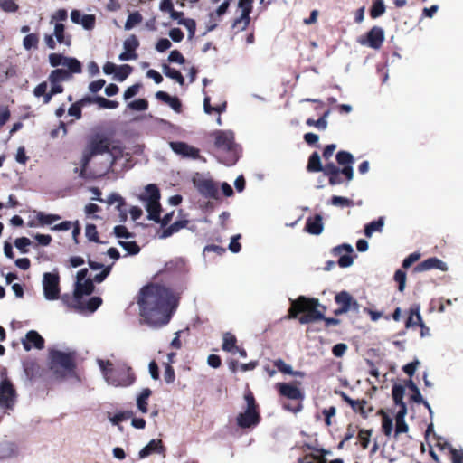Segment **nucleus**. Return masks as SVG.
I'll return each instance as SVG.
<instances>
[{"mask_svg": "<svg viewBox=\"0 0 463 463\" xmlns=\"http://www.w3.org/2000/svg\"><path fill=\"white\" fill-rule=\"evenodd\" d=\"M70 18L73 24H80L88 31L92 30L96 23V16L94 14H82L78 9L71 10Z\"/></svg>", "mask_w": 463, "mask_h": 463, "instance_id": "nucleus-17", "label": "nucleus"}, {"mask_svg": "<svg viewBox=\"0 0 463 463\" xmlns=\"http://www.w3.org/2000/svg\"><path fill=\"white\" fill-rule=\"evenodd\" d=\"M432 269H434V257L428 258L415 267V270L418 272H422Z\"/></svg>", "mask_w": 463, "mask_h": 463, "instance_id": "nucleus-62", "label": "nucleus"}, {"mask_svg": "<svg viewBox=\"0 0 463 463\" xmlns=\"http://www.w3.org/2000/svg\"><path fill=\"white\" fill-rule=\"evenodd\" d=\"M140 200L145 203L160 201V191L156 184H149L145 187V194L140 195Z\"/></svg>", "mask_w": 463, "mask_h": 463, "instance_id": "nucleus-26", "label": "nucleus"}, {"mask_svg": "<svg viewBox=\"0 0 463 463\" xmlns=\"http://www.w3.org/2000/svg\"><path fill=\"white\" fill-rule=\"evenodd\" d=\"M142 20H143V17L138 11L130 13L128 15L127 21L124 25L125 30H127V31L131 30L136 25L139 24L142 22Z\"/></svg>", "mask_w": 463, "mask_h": 463, "instance_id": "nucleus-42", "label": "nucleus"}, {"mask_svg": "<svg viewBox=\"0 0 463 463\" xmlns=\"http://www.w3.org/2000/svg\"><path fill=\"white\" fill-rule=\"evenodd\" d=\"M156 98L167 104L175 112H181L182 102L178 97L171 96L165 91L159 90L156 93Z\"/></svg>", "mask_w": 463, "mask_h": 463, "instance_id": "nucleus-25", "label": "nucleus"}, {"mask_svg": "<svg viewBox=\"0 0 463 463\" xmlns=\"http://www.w3.org/2000/svg\"><path fill=\"white\" fill-rule=\"evenodd\" d=\"M32 244V241L27 237H19L14 240V245L22 254L28 253V247Z\"/></svg>", "mask_w": 463, "mask_h": 463, "instance_id": "nucleus-51", "label": "nucleus"}, {"mask_svg": "<svg viewBox=\"0 0 463 463\" xmlns=\"http://www.w3.org/2000/svg\"><path fill=\"white\" fill-rule=\"evenodd\" d=\"M318 306L314 304H308V308L306 310V314L298 317V321L302 325L314 323L325 318L324 313L317 309Z\"/></svg>", "mask_w": 463, "mask_h": 463, "instance_id": "nucleus-22", "label": "nucleus"}, {"mask_svg": "<svg viewBox=\"0 0 463 463\" xmlns=\"http://www.w3.org/2000/svg\"><path fill=\"white\" fill-rule=\"evenodd\" d=\"M214 144L217 148L232 153L229 160L224 161L223 164L226 165H233L238 160V156L234 152L235 143L233 133L229 130H217L214 132Z\"/></svg>", "mask_w": 463, "mask_h": 463, "instance_id": "nucleus-4", "label": "nucleus"}, {"mask_svg": "<svg viewBox=\"0 0 463 463\" xmlns=\"http://www.w3.org/2000/svg\"><path fill=\"white\" fill-rule=\"evenodd\" d=\"M118 244L124 250H126L128 255L134 256L140 252V247L135 241H118Z\"/></svg>", "mask_w": 463, "mask_h": 463, "instance_id": "nucleus-44", "label": "nucleus"}, {"mask_svg": "<svg viewBox=\"0 0 463 463\" xmlns=\"http://www.w3.org/2000/svg\"><path fill=\"white\" fill-rule=\"evenodd\" d=\"M236 343L237 339L234 335L230 332L223 334L222 345L223 351L235 354V349H237Z\"/></svg>", "mask_w": 463, "mask_h": 463, "instance_id": "nucleus-37", "label": "nucleus"}, {"mask_svg": "<svg viewBox=\"0 0 463 463\" xmlns=\"http://www.w3.org/2000/svg\"><path fill=\"white\" fill-rule=\"evenodd\" d=\"M330 203L334 206L339 207H353L354 202L347 197L333 195L330 199Z\"/></svg>", "mask_w": 463, "mask_h": 463, "instance_id": "nucleus-49", "label": "nucleus"}, {"mask_svg": "<svg viewBox=\"0 0 463 463\" xmlns=\"http://www.w3.org/2000/svg\"><path fill=\"white\" fill-rule=\"evenodd\" d=\"M384 226V217L381 216L364 225V235L371 238L374 232H382Z\"/></svg>", "mask_w": 463, "mask_h": 463, "instance_id": "nucleus-27", "label": "nucleus"}, {"mask_svg": "<svg viewBox=\"0 0 463 463\" xmlns=\"http://www.w3.org/2000/svg\"><path fill=\"white\" fill-rule=\"evenodd\" d=\"M405 394V387L400 383H394L392 390V395L395 405L399 406V409H407L406 403L403 402V396Z\"/></svg>", "mask_w": 463, "mask_h": 463, "instance_id": "nucleus-29", "label": "nucleus"}, {"mask_svg": "<svg viewBox=\"0 0 463 463\" xmlns=\"http://www.w3.org/2000/svg\"><path fill=\"white\" fill-rule=\"evenodd\" d=\"M168 61L172 63L184 64L185 62V59L178 50H174L171 51L168 55Z\"/></svg>", "mask_w": 463, "mask_h": 463, "instance_id": "nucleus-64", "label": "nucleus"}, {"mask_svg": "<svg viewBox=\"0 0 463 463\" xmlns=\"http://www.w3.org/2000/svg\"><path fill=\"white\" fill-rule=\"evenodd\" d=\"M145 207L148 213L147 219L150 221H154L155 222H159L161 213L160 201H157L156 203H147L145 204Z\"/></svg>", "mask_w": 463, "mask_h": 463, "instance_id": "nucleus-34", "label": "nucleus"}, {"mask_svg": "<svg viewBox=\"0 0 463 463\" xmlns=\"http://www.w3.org/2000/svg\"><path fill=\"white\" fill-rule=\"evenodd\" d=\"M169 146L173 152L184 158L197 159L200 156L198 148L194 147L185 142L172 141L169 143Z\"/></svg>", "mask_w": 463, "mask_h": 463, "instance_id": "nucleus-12", "label": "nucleus"}, {"mask_svg": "<svg viewBox=\"0 0 463 463\" xmlns=\"http://www.w3.org/2000/svg\"><path fill=\"white\" fill-rule=\"evenodd\" d=\"M102 304V299L100 297L94 296L88 299V301L83 304L80 300V305L79 306L77 303L74 304V307L79 310H88L90 313L95 312Z\"/></svg>", "mask_w": 463, "mask_h": 463, "instance_id": "nucleus-30", "label": "nucleus"}, {"mask_svg": "<svg viewBox=\"0 0 463 463\" xmlns=\"http://www.w3.org/2000/svg\"><path fill=\"white\" fill-rule=\"evenodd\" d=\"M407 414V409H399L396 413V427H395V436H398L402 433H406L409 430L408 424L405 421V416Z\"/></svg>", "mask_w": 463, "mask_h": 463, "instance_id": "nucleus-31", "label": "nucleus"}, {"mask_svg": "<svg viewBox=\"0 0 463 463\" xmlns=\"http://www.w3.org/2000/svg\"><path fill=\"white\" fill-rule=\"evenodd\" d=\"M0 8L5 13H15L19 5L15 0H0Z\"/></svg>", "mask_w": 463, "mask_h": 463, "instance_id": "nucleus-58", "label": "nucleus"}, {"mask_svg": "<svg viewBox=\"0 0 463 463\" xmlns=\"http://www.w3.org/2000/svg\"><path fill=\"white\" fill-rule=\"evenodd\" d=\"M43 337L35 330H30L26 333L25 338L23 339V347L26 351H30L32 348L42 350L44 348Z\"/></svg>", "mask_w": 463, "mask_h": 463, "instance_id": "nucleus-18", "label": "nucleus"}, {"mask_svg": "<svg viewBox=\"0 0 463 463\" xmlns=\"http://www.w3.org/2000/svg\"><path fill=\"white\" fill-rule=\"evenodd\" d=\"M335 158L337 163L343 165L341 174L347 181H351L354 178V168L352 165L354 162V156L348 151L340 150L336 153Z\"/></svg>", "mask_w": 463, "mask_h": 463, "instance_id": "nucleus-9", "label": "nucleus"}, {"mask_svg": "<svg viewBox=\"0 0 463 463\" xmlns=\"http://www.w3.org/2000/svg\"><path fill=\"white\" fill-rule=\"evenodd\" d=\"M49 63L53 68H58L59 66H62L64 68L71 69L76 71V65L78 62H80L78 59L74 57H68L61 53L52 52L48 56Z\"/></svg>", "mask_w": 463, "mask_h": 463, "instance_id": "nucleus-14", "label": "nucleus"}, {"mask_svg": "<svg viewBox=\"0 0 463 463\" xmlns=\"http://www.w3.org/2000/svg\"><path fill=\"white\" fill-rule=\"evenodd\" d=\"M152 391L149 388H144L139 395L137 397V409L142 413L147 412V400L150 397Z\"/></svg>", "mask_w": 463, "mask_h": 463, "instance_id": "nucleus-39", "label": "nucleus"}, {"mask_svg": "<svg viewBox=\"0 0 463 463\" xmlns=\"http://www.w3.org/2000/svg\"><path fill=\"white\" fill-rule=\"evenodd\" d=\"M51 363L55 365H60L67 371L74 368L73 355L70 353H65L59 350H52L50 352Z\"/></svg>", "mask_w": 463, "mask_h": 463, "instance_id": "nucleus-13", "label": "nucleus"}, {"mask_svg": "<svg viewBox=\"0 0 463 463\" xmlns=\"http://www.w3.org/2000/svg\"><path fill=\"white\" fill-rule=\"evenodd\" d=\"M56 41L61 44H65L66 46H71V38L70 35H65V26L61 23H56L54 24V30L52 34Z\"/></svg>", "mask_w": 463, "mask_h": 463, "instance_id": "nucleus-28", "label": "nucleus"}, {"mask_svg": "<svg viewBox=\"0 0 463 463\" xmlns=\"http://www.w3.org/2000/svg\"><path fill=\"white\" fill-rule=\"evenodd\" d=\"M291 307L288 309V317L289 319L298 318L300 313L305 312L308 308V304L319 305V300L315 298H308L306 296H299L297 299H289Z\"/></svg>", "mask_w": 463, "mask_h": 463, "instance_id": "nucleus-7", "label": "nucleus"}, {"mask_svg": "<svg viewBox=\"0 0 463 463\" xmlns=\"http://www.w3.org/2000/svg\"><path fill=\"white\" fill-rule=\"evenodd\" d=\"M178 24L184 25L188 31V39H192L194 36L196 30V23L194 19L186 18L179 20Z\"/></svg>", "mask_w": 463, "mask_h": 463, "instance_id": "nucleus-55", "label": "nucleus"}, {"mask_svg": "<svg viewBox=\"0 0 463 463\" xmlns=\"http://www.w3.org/2000/svg\"><path fill=\"white\" fill-rule=\"evenodd\" d=\"M96 99L99 100V102H98L99 107L102 108V109H114L118 107V101L108 99L102 96L97 95Z\"/></svg>", "mask_w": 463, "mask_h": 463, "instance_id": "nucleus-59", "label": "nucleus"}, {"mask_svg": "<svg viewBox=\"0 0 463 463\" xmlns=\"http://www.w3.org/2000/svg\"><path fill=\"white\" fill-rule=\"evenodd\" d=\"M39 38L35 33H28L23 39V46L26 51H30L33 48H37Z\"/></svg>", "mask_w": 463, "mask_h": 463, "instance_id": "nucleus-52", "label": "nucleus"}, {"mask_svg": "<svg viewBox=\"0 0 463 463\" xmlns=\"http://www.w3.org/2000/svg\"><path fill=\"white\" fill-rule=\"evenodd\" d=\"M163 73L169 79L175 80L179 85L184 84V78L182 73L175 68H172L166 63L162 64Z\"/></svg>", "mask_w": 463, "mask_h": 463, "instance_id": "nucleus-35", "label": "nucleus"}, {"mask_svg": "<svg viewBox=\"0 0 463 463\" xmlns=\"http://www.w3.org/2000/svg\"><path fill=\"white\" fill-rule=\"evenodd\" d=\"M133 415L132 411H122L115 413L113 416H109V420L113 425H118L120 422L132 418Z\"/></svg>", "mask_w": 463, "mask_h": 463, "instance_id": "nucleus-47", "label": "nucleus"}, {"mask_svg": "<svg viewBox=\"0 0 463 463\" xmlns=\"http://www.w3.org/2000/svg\"><path fill=\"white\" fill-rule=\"evenodd\" d=\"M352 298L353 297L349 292L343 290L335 295V301L336 304L342 307L345 312H349Z\"/></svg>", "mask_w": 463, "mask_h": 463, "instance_id": "nucleus-38", "label": "nucleus"}, {"mask_svg": "<svg viewBox=\"0 0 463 463\" xmlns=\"http://www.w3.org/2000/svg\"><path fill=\"white\" fill-rule=\"evenodd\" d=\"M165 448L161 439H151L143 449H140L138 456L140 458H145L152 453L164 454Z\"/></svg>", "mask_w": 463, "mask_h": 463, "instance_id": "nucleus-23", "label": "nucleus"}, {"mask_svg": "<svg viewBox=\"0 0 463 463\" xmlns=\"http://www.w3.org/2000/svg\"><path fill=\"white\" fill-rule=\"evenodd\" d=\"M77 70L73 71L68 68H57L51 71L48 80H52L53 82H64L71 80L73 74H78L82 71V65L78 62L76 65Z\"/></svg>", "mask_w": 463, "mask_h": 463, "instance_id": "nucleus-15", "label": "nucleus"}, {"mask_svg": "<svg viewBox=\"0 0 463 463\" xmlns=\"http://www.w3.org/2000/svg\"><path fill=\"white\" fill-rule=\"evenodd\" d=\"M16 401V391L8 378L0 382V408L10 410Z\"/></svg>", "mask_w": 463, "mask_h": 463, "instance_id": "nucleus-6", "label": "nucleus"}, {"mask_svg": "<svg viewBox=\"0 0 463 463\" xmlns=\"http://www.w3.org/2000/svg\"><path fill=\"white\" fill-rule=\"evenodd\" d=\"M385 12V5L383 0H374L372 7L370 8V15L372 18H377L383 15Z\"/></svg>", "mask_w": 463, "mask_h": 463, "instance_id": "nucleus-48", "label": "nucleus"}, {"mask_svg": "<svg viewBox=\"0 0 463 463\" xmlns=\"http://www.w3.org/2000/svg\"><path fill=\"white\" fill-rule=\"evenodd\" d=\"M193 184L203 197L217 199L218 188L212 179L194 178Z\"/></svg>", "mask_w": 463, "mask_h": 463, "instance_id": "nucleus-8", "label": "nucleus"}, {"mask_svg": "<svg viewBox=\"0 0 463 463\" xmlns=\"http://www.w3.org/2000/svg\"><path fill=\"white\" fill-rule=\"evenodd\" d=\"M406 386L413 392L412 395L411 396V401H413L416 403H420L421 402H423V398L419 387L411 379H409L406 382Z\"/></svg>", "mask_w": 463, "mask_h": 463, "instance_id": "nucleus-50", "label": "nucleus"}, {"mask_svg": "<svg viewBox=\"0 0 463 463\" xmlns=\"http://www.w3.org/2000/svg\"><path fill=\"white\" fill-rule=\"evenodd\" d=\"M85 236L90 241L96 243L105 244V241H101L97 232V227L93 223H88L85 228Z\"/></svg>", "mask_w": 463, "mask_h": 463, "instance_id": "nucleus-45", "label": "nucleus"}, {"mask_svg": "<svg viewBox=\"0 0 463 463\" xmlns=\"http://www.w3.org/2000/svg\"><path fill=\"white\" fill-rule=\"evenodd\" d=\"M93 157L90 156V154H88L85 150L82 152V156L80 159V178L85 179L86 178V170Z\"/></svg>", "mask_w": 463, "mask_h": 463, "instance_id": "nucleus-56", "label": "nucleus"}, {"mask_svg": "<svg viewBox=\"0 0 463 463\" xmlns=\"http://www.w3.org/2000/svg\"><path fill=\"white\" fill-rule=\"evenodd\" d=\"M140 316L151 327L167 325L174 315L178 301L172 290L161 285H146L139 293Z\"/></svg>", "mask_w": 463, "mask_h": 463, "instance_id": "nucleus-1", "label": "nucleus"}, {"mask_svg": "<svg viewBox=\"0 0 463 463\" xmlns=\"http://www.w3.org/2000/svg\"><path fill=\"white\" fill-rule=\"evenodd\" d=\"M97 364L105 382L114 387H128L136 381V375L126 363H119L116 367L109 360L98 359Z\"/></svg>", "mask_w": 463, "mask_h": 463, "instance_id": "nucleus-2", "label": "nucleus"}, {"mask_svg": "<svg viewBox=\"0 0 463 463\" xmlns=\"http://www.w3.org/2000/svg\"><path fill=\"white\" fill-rule=\"evenodd\" d=\"M139 46L138 39L136 35H130L124 41L123 47L124 52H122L118 59L122 61L136 60L137 55L136 53V49Z\"/></svg>", "mask_w": 463, "mask_h": 463, "instance_id": "nucleus-16", "label": "nucleus"}, {"mask_svg": "<svg viewBox=\"0 0 463 463\" xmlns=\"http://www.w3.org/2000/svg\"><path fill=\"white\" fill-rule=\"evenodd\" d=\"M321 172L329 178L332 175H335V174H341V168L337 167L333 162H329L323 166Z\"/></svg>", "mask_w": 463, "mask_h": 463, "instance_id": "nucleus-61", "label": "nucleus"}, {"mask_svg": "<svg viewBox=\"0 0 463 463\" xmlns=\"http://www.w3.org/2000/svg\"><path fill=\"white\" fill-rule=\"evenodd\" d=\"M330 111L326 110L318 119L315 120L313 118H307L306 124L310 127H316L320 130H325L327 128V117L329 116Z\"/></svg>", "mask_w": 463, "mask_h": 463, "instance_id": "nucleus-40", "label": "nucleus"}, {"mask_svg": "<svg viewBox=\"0 0 463 463\" xmlns=\"http://www.w3.org/2000/svg\"><path fill=\"white\" fill-rule=\"evenodd\" d=\"M260 421L259 411L247 410L236 417V423L241 429H249L257 426Z\"/></svg>", "mask_w": 463, "mask_h": 463, "instance_id": "nucleus-11", "label": "nucleus"}, {"mask_svg": "<svg viewBox=\"0 0 463 463\" xmlns=\"http://www.w3.org/2000/svg\"><path fill=\"white\" fill-rule=\"evenodd\" d=\"M109 205H112L117 203L116 210H120V207L126 205L125 199L117 193H111L109 194L107 200L105 201Z\"/></svg>", "mask_w": 463, "mask_h": 463, "instance_id": "nucleus-53", "label": "nucleus"}, {"mask_svg": "<svg viewBox=\"0 0 463 463\" xmlns=\"http://www.w3.org/2000/svg\"><path fill=\"white\" fill-rule=\"evenodd\" d=\"M394 279L398 283L399 291L402 292L405 288L406 273L402 269H398L394 273Z\"/></svg>", "mask_w": 463, "mask_h": 463, "instance_id": "nucleus-63", "label": "nucleus"}, {"mask_svg": "<svg viewBox=\"0 0 463 463\" xmlns=\"http://www.w3.org/2000/svg\"><path fill=\"white\" fill-rule=\"evenodd\" d=\"M43 296L47 300H55L60 296V276L58 272H45L43 276Z\"/></svg>", "mask_w": 463, "mask_h": 463, "instance_id": "nucleus-5", "label": "nucleus"}, {"mask_svg": "<svg viewBox=\"0 0 463 463\" xmlns=\"http://www.w3.org/2000/svg\"><path fill=\"white\" fill-rule=\"evenodd\" d=\"M84 150L92 157L108 154L110 157V167L115 165L118 158L116 154L117 147L115 146H111L110 139L103 133H96L90 136Z\"/></svg>", "mask_w": 463, "mask_h": 463, "instance_id": "nucleus-3", "label": "nucleus"}, {"mask_svg": "<svg viewBox=\"0 0 463 463\" xmlns=\"http://www.w3.org/2000/svg\"><path fill=\"white\" fill-rule=\"evenodd\" d=\"M278 390L282 396L291 400H303L304 393L299 388L287 383H279L277 384Z\"/></svg>", "mask_w": 463, "mask_h": 463, "instance_id": "nucleus-21", "label": "nucleus"}, {"mask_svg": "<svg viewBox=\"0 0 463 463\" xmlns=\"http://www.w3.org/2000/svg\"><path fill=\"white\" fill-rule=\"evenodd\" d=\"M94 288L95 287L91 279L76 281L73 292L74 302L80 306L82 297L90 295L94 291Z\"/></svg>", "mask_w": 463, "mask_h": 463, "instance_id": "nucleus-19", "label": "nucleus"}, {"mask_svg": "<svg viewBox=\"0 0 463 463\" xmlns=\"http://www.w3.org/2000/svg\"><path fill=\"white\" fill-rule=\"evenodd\" d=\"M131 110L145 111L148 108V101L146 99H137L128 104Z\"/></svg>", "mask_w": 463, "mask_h": 463, "instance_id": "nucleus-54", "label": "nucleus"}, {"mask_svg": "<svg viewBox=\"0 0 463 463\" xmlns=\"http://www.w3.org/2000/svg\"><path fill=\"white\" fill-rule=\"evenodd\" d=\"M379 413L383 416L382 419V430L385 436H390L393 430V420L392 419L385 413L383 410L379 411Z\"/></svg>", "mask_w": 463, "mask_h": 463, "instance_id": "nucleus-41", "label": "nucleus"}, {"mask_svg": "<svg viewBox=\"0 0 463 463\" xmlns=\"http://www.w3.org/2000/svg\"><path fill=\"white\" fill-rule=\"evenodd\" d=\"M305 231L312 235H320L324 231L322 216L316 214L313 218L308 217L306 221Z\"/></svg>", "mask_w": 463, "mask_h": 463, "instance_id": "nucleus-24", "label": "nucleus"}, {"mask_svg": "<svg viewBox=\"0 0 463 463\" xmlns=\"http://www.w3.org/2000/svg\"><path fill=\"white\" fill-rule=\"evenodd\" d=\"M436 447H439L440 450L444 451L448 449V453L450 455L452 463H463V451L458 450L451 447L449 443L443 440L439 436L436 435Z\"/></svg>", "mask_w": 463, "mask_h": 463, "instance_id": "nucleus-20", "label": "nucleus"}, {"mask_svg": "<svg viewBox=\"0 0 463 463\" xmlns=\"http://www.w3.org/2000/svg\"><path fill=\"white\" fill-rule=\"evenodd\" d=\"M307 170L310 173L321 172L323 170L321 158L317 152H313L310 155L307 165Z\"/></svg>", "mask_w": 463, "mask_h": 463, "instance_id": "nucleus-36", "label": "nucleus"}, {"mask_svg": "<svg viewBox=\"0 0 463 463\" xmlns=\"http://www.w3.org/2000/svg\"><path fill=\"white\" fill-rule=\"evenodd\" d=\"M113 233L117 238L133 239L135 237L133 232H128L126 226L117 225L113 229Z\"/></svg>", "mask_w": 463, "mask_h": 463, "instance_id": "nucleus-57", "label": "nucleus"}, {"mask_svg": "<svg viewBox=\"0 0 463 463\" xmlns=\"http://www.w3.org/2000/svg\"><path fill=\"white\" fill-rule=\"evenodd\" d=\"M141 87H142L141 83H136V84H133V85L128 87L123 94L124 100L127 101V100L132 99L133 97H135L138 93Z\"/></svg>", "mask_w": 463, "mask_h": 463, "instance_id": "nucleus-60", "label": "nucleus"}, {"mask_svg": "<svg viewBox=\"0 0 463 463\" xmlns=\"http://www.w3.org/2000/svg\"><path fill=\"white\" fill-rule=\"evenodd\" d=\"M384 41V31L382 27L373 26L366 33V38L359 39L358 42L364 46H369L373 49H379Z\"/></svg>", "mask_w": 463, "mask_h": 463, "instance_id": "nucleus-10", "label": "nucleus"}, {"mask_svg": "<svg viewBox=\"0 0 463 463\" xmlns=\"http://www.w3.org/2000/svg\"><path fill=\"white\" fill-rule=\"evenodd\" d=\"M132 72V67L128 64L117 66V71L113 76L114 80L122 82Z\"/></svg>", "mask_w": 463, "mask_h": 463, "instance_id": "nucleus-46", "label": "nucleus"}, {"mask_svg": "<svg viewBox=\"0 0 463 463\" xmlns=\"http://www.w3.org/2000/svg\"><path fill=\"white\" fill-rule=\"evenodd\" d=\"M17 454V446L11 441L5 440L0 443V459L10 458Z\"/></svg>", "mask_w": 463, "mask_h": 463, "instance_id": "nucleus-33", "label": "nucleus"}, {"mask_svg": "<svg viewBox=\"0 0 463 463\" xmlns=\"http://www.w3.org/2000/svg\"><path fill=\"white\" fill-rule=\"evenodd\" d=\"M188 224L187 220H178L170 224L167 228H165L162 233L159 235L160 239H166L172 236L174 233L178 232L181 229L186 227Z\"/></svg>", "mask_w": 463, "mask_h": 463, "instance_id": "nucleus-32", "label": "nucleus"}, {"mask_svg": "<svg viewBox=\"0 0 463 463\" xmlns=\"http://www.w3.org/2000/svg\"><path fill=\"white\" fill-rule=\"evenodd\" d=\"M250 22V14L243 13L241 11V15L233 21L232 27L237 28L239 31H244L248 27Z\"/></svg>", "mask_w": 463, "mask_h": 463, "instance_id": "nucleus-43", "label": "nucleus"}]
</instances>
